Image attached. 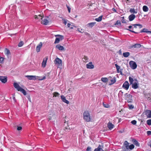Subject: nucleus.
Masks as SVG:
<instances>
[{"mask_svg":"<svg viewBox=\"0 0 151 151\" xmlns=\"http://www.w3.org/2000/svg\"><path fill=\"white\" fill-rule=\"evenodd\" d=\"M129 81L130 85H132V88L136 89L138 88V82L136 78L134 79L131 77H129Z\"/></svg>","mask_w":151,"mask_h":151,"instance_id":"nucleus-1","label":"nucleus"},{"mask_svg":"<svg viewBox=\"0 0 151 151\" xmlns=\"http://www.w3.org/2000/svg\"><path fill=\"white\" fill-rule=\"evenodd\" d=\"M83 119L85 121L87 122L91 121V117L90 114L88 111H84L83 113Z\"/></svg>","mask_w":151,"mask_h":151,"instance_id":"nucleus-2","label":"nucleus"},{"mask_svg":"<svg viewBox=\"0 0 151 151\" xmlns=\"http://www.w3.org/2000/svg\"><path fill=\"white\" fill-rule=\"evenodd\" d=\"M132 26H134V27H132V29H127L129 30L130 32L135 34H137L139 32L138 31H137V30L136 29L137 28V26H138L139 27V29H140L142 27V25L141 24H133Z\"/></svg>","mask_w":151,"mask_h":151,"instance_id":"nucleus-3","label":"nucleus"},{"mask_svg":"<svg viewBox=\"0 0 151 151\" xmlns=\"http://www.w3.org/2000/svg\"><path fill=\"white\" fill-rule=\"evenodd\" d=\"M14 87L17 89L18 91H19L22 92L24 95H27V93L22 88L19 84L16 83H14Z\"/></svg>","mask_w":151,"mask_h":151,"instance_id":"nucleus-4","label":"nucleus"},{"mask_svg":"<svg viewBox=\"0 0 151 151\" xmlns=\"http://www.w3.org/2000/svg\"><path fill=\"white\" fill-rule=\"evenodd\" d=\"M124 96L125 99L127 100L128 103H132V96L131 95L128 93H126L125 94Z\"/></svg>","mask_w":151,"mask_h":151,"instance_id":"nucleus-5","label":"nucleus"},{"mask_svg":"<svg viewBox=\"0 0 151 151\" xmlns=\"http://www.w3.org/2000/svg\"><path fill=\"white\" fill-rule=\"evenodd\" d=\"M56 38L54 42L55 44L58 43L60 41L64 39V36L63 35H55Z\"/></svg>","mask_w":151,"mask_h":151,"instance_id":"nucleus-6","label":"nucleus"},{"mask_svg":"<svg viewBox=\"0 0 151 151\" xmlns=\"http://www.w3.org/2000/svg\"><path fill=\"white\" fill-rule=\"evenodd\" d=\"M54 63L57 65L59 67V66H61L62 65V61L60 58H55L54 61Z\"/></svg>","mask_w":151,"mask_h":151,"instance_id":"nucleus-7","label":"nucleus"},{"mask_svg":"<svg viewBox=\"0 0 151 151\" xmlns=\"http://www.w3.org/2000/svg\"><path fill=\"white\" fill-rule=\"evenodd\" d=\"M129 64L131 68L133 69H135L137 68V65L134 61H130L129 62Z\"/></svg>","mask_w":151,"mask_h":151,"instance_id":"nucleus-8","label":"nucleus"},{"mask_svg":"<svg viewBox=\"0 0 151 151\" xmlns=\"http://www.w3.org/2000/svg\"><path fill=\"white\" fill-rule=\"evenodd\" d=\"M129 84L127 81H125L123 83L122 87L126 90H127L129 87Z\"/></svg>","mask_w":151,"mask_h":151,"instance_id":"nucleus-9","label":"nucleus"},{"mask_svg":"<svg viewBox=\"0 0 151 151\" xmlns=\"http://www.w3.org/2000/svg\"><path fill=\"white\" fill-rule=\"evenodd\" d=\"M0 81L3 83H5L7 81V77L5 76H0Z\"/></svg>","mask_w":151,"mask_h":151,"instance_id":"nucleus-10","label":"nucleus"},{"mask_svg":"<svg viewBox=\"0 0 151 151\" xmlns=\"http://www.w3.org/2000/svg\"><path fill=\"white\" fill-rule=\"evenodd\" d=\"M47 59V57H46L43 59L42 63V67L45 68V67Z\"/></svg>","mask_w":151,"mask_h":151,"instance_id":"nucleus-11","label":"nucleus"},{"mask_svg":"<svg viewBox=\"0 0 151 151\" xmlns=\"http://www.w3.org/2000/svg\"><path fill=\"white\" fill-rule=\"evenodd\" d=\"M86 68H87L92 69L94 68V66L92 64L91 62H90L86 64Z\"/></svg>","mask_w":151,"mask_h":151,"instance_id":"nucleus-12","label":"nucleus"},{"mask_svg":"<svg viewBox=\"0 0 151 151\" xmlns=\"http://www.w3.org/2000/svg\"><path fill=\"white\" fill-rule=\"evenodd\" d=\"M25 77L27 78L29 80H35L36 79V76H26Z\"/></svg>","mask_w":151,"mask_h":151,"instance_id":"nucleus-13","label":"nucleus"},{"mask_svg":"<svg viewBox=\"0 0 151 151\" xmlns=\"http://www.w3.org/2000/svg\"><path fill=\"white\" fill-rule=\"evenodd\" d=\"M42 45V42H40L38 45L37 46L36 50V51L38 52L40 51V50Z\"/></svg>","mask_w":151,"mask_h":151,"instance_id":"nucleus-14","label":"nucleus"},{"mask_svg":"<svg viewBox=\"0 0 151 151\" xmlns=\"http://www.w3.org/2000/svg\"><path fill=\"white\" fill-rule=\"evenodd\" d=\"M111 79L110 81H111V83L110 84V85H111L112 84H113L116 81V78L115 77H113L112 78V77L111 76H109L108 78V79Z\"/></svg>","mask_w":151,"mask_h":151,"instance_id":"nucleus-15","label":"nucleus"},{"mask_svg":"<svg viewBox=\"0 0 151 151\" xmlns=\"http://www.w3.org/2000/svg\"><path fill=\"white\" fill-rule=\"evenodd\" d=\"M115 66L117 72L118 73H120L121 74L123 75L122 69H121L120 70H119V69H120V66L118 65L117 64H115Z\"/></svg>","mask_w":151,"mask_h":151,"instance_id":"nucleus-16","label":"nucleus"},{"mask_svg":"<svg viewBox=\"0 0 151 151\" xmlns=\"http://www.w3.org/2000/svg\"><path fill=\"white\" fill-rule=\"evenodd\" d=\"M61 98L62 101L66 103L67 104H69V101L66 99L65 97L63 95L61 96Z\"/></svg>","mask_w":151,"mask_h":151,"instance_id":"nucleus-17","label":"nucleus"},{"mask_svg":"<svg viewBox=\"0 0 151 151\" xmlns=\"http://www.w3.org/2000/svg\"><path fill=\"white\" fill-rule=\"evenodd\" d=\"M145 114L148 118H151V111L150 110H147L145 112Z\"/></svg>","mask_w":151,"mask_h":151,"instance_id":"nucleus-18","label":"nucleus"},{"mask_svg":"<svg viewBox=\"0 0 151 151\" xmlns=\"http://www.w3.org/2000/svg\"><path fill=\"white\" fill-rule=\"evenodd\" d=\"M141 47V45L140 44H135L133 45H132L131 46H130L129 48H133V47L139 48Z\"/></svg>","mask_w":151,"mask_h":151,"instance_id":"nucleus-19","label":"nucleus"},{"mask_svg":"<svg viewBox=\"0 0 151 151\" xmlns=\"http://www.w3.org/2000/svg\"><path fill=\"white\" fill-rule=\"evenodd\" d=\"M43 17L44 16L43 15H41V14H39L38 15H35L34 16V18L36 19H40V20L42 19Z\"/></svg>","mask_w":151,"mask_h":151,"instance_id":"nucleus-20","label":"nucleus"},{"mask_svg":"<svg viewBox=\"0 0 151 151\" xmlns=\"http://www.w3.org/2000/svg\"><path fill=\"white\" fill-rule=\"evenodd\" d=\"M135 15L133 14H132L129 17V21H131L133 20L135 18Z\"/></svg>","mask_w":151,"mask_h":151,"instance_id":"nucleus-21","label":"nucleus"},{"mask_svg":"<svg viewBox=\"0 0 151 151\" xmlns=\"http://www.w3.org/2000/svg\"><path fill=\"white\" fill-rule=\"evenodd\" d=\"M56 47L60 50H64V47L63 46L60 45V44L57 45L56 46Z\"/></svg>","mask_w":151,"mask_h":151,"instance_id":"nucleus-22","label":"nucleus"},{"mask_svg":"<svg viewBox=\"0 0 151 151\" xmlns=\"http://www.w3.org/2000/svg\"><path fill=\"white\" fill-rule=\"evenodd\" d=\"M114 127V125L111 123L109 122L108 123L107 125V127L109 128V129L111 130Z\"/></svg>","mask_w":151,"mask_h":151,"instance_id":"nucleus-23","label":"nucleus"},{"mask_svg":"<svg viewBox=\"0 0 151 151\" xmlns=\"http://www.w3.org/2000/svg\"><path fill=\"white\" fill-rule=\"evenodd\" d=\"M141 33L142 32H146L151 33V31H148V29L146 28H144L142 29L141 30L140 32Z\"/></svg>","mask_w":151,"mask_h":151,"instance_id":"nucleus-24","label":"nucleus"},{"mask_svg":"<svg viewBox=\"0 0 151 151\" xmlns=\"http://www.w3.org/2000/svg\"><path fill=\"white\" fill-rule=\"evenodd\" d=\"M49 21L46 19H44L42 21V24L45 25H47L49 23Z\"/></svg>","mask_w":151,"mask_h":151,"instance_id":"nucleus-25","label":"nucleus"},{"mask_svg":"<svg viewBox=\"0 0 151 151\" xmlns=\"http://www.w3.org/2000/svg\"><path fill=\"white\" fill-rule=\"evenodd\" d=\"M96 24V22H92L88 23L87 24V26L88 27H92L94 26Z\"/></svg>","mask_w":151,"mask_h":151,"instance_id":"nucleus-26","label":"nucleus"},{"mask_svg":"<svg viewBox=\"0 0 151 151\" xmlns=\"http://www.w3.org/2000/svg\"><path fill=\"white\" fill-rule=\"evenodd\" d=\"M132 142L136 146H139V143L135 139H132Z\"/></svg>","mask_w":151,"mask_h":151,"instance_id":"nucleus-27","label":"nucleus"},{"mask_svg":"<svg viewBox=\"0 0 151 151\" xmlns=\"http://www.w3.org/2000/svg\"><path fill=\"white\" fill-rule=\"evenodd\" d=\"M101 80L104 83H107L108 81V78L106 77L102 78Z\"/></svg>","mask_w":151,"mask_h":151,"instance_id":"nucleus-28","label":"nucleus"},{"mask_svg":"<svg viewBox=\"0 0 151 151\" xmlns=\"http://www.w3.org/2000/svg\"><path fill=\"white\" fill-rule=\"evenodd\" d=\"M123 55L124 57L127 58L130 55V53L129 52H124L123 53Z\"/></svg>","mask_w":151,"mask_h":151,"instance_id":"nucleus-29","label":"nucleus"},{"mask_svg":"<svg viewBox=\"0 0 151 151\" xmlns=\"http://www.w3.org/2000/svg\"><path fill=\"white\" fill-rule=\"evenodd\" d=\"M143 11L145 12H147L148 10V7L146 6H144L142 8Z\"/></svg>","mask_w":151,"mask_h":151,"instance_id":"nucleus-30","label":"nucleus"},{"mask_svg":"<svg viewBox=\"0 0 151 151\" xmlns=\"http://www.w3.org/2000/svg\"><path fill=\"white\" fill-rule=\"evenodd\" d=\"M102 16H101L99 17L98 18H96L95 20L97 22H100L102 20Z\"/></svg>","mask_w":151,"mask_h":151,"instance_id":"nucleus-31","label":"nucleus"},{"mask_svg":"<svg viewBox=\"0 0 151 151\" xmlns=\"http://www.w3.org/2000/svg\"><path fill=\"white\" fill-rule=\"evenodd\" d=\"M121 18L122 19L121 21L122 23H127V21L125 19L124 17H121Z\"/></svg>","mask_w":151,"mask_h":151,"instance_id":"nucleus-32","label":"nucleus"},{"mask_svg":"<svg viewBox=\"0 0 151 151\" xmlns=\"http://www.w3.org/2000/svg\"><path fill=\"white\" fill-rule=\"evenodd\" d=\"M83 61L84 62L86 63L88 62V57L86 56H84L83 58Z\"/></svg>","mask_w":151,"mask_h":151,"instance_id":"nucleus-33","label":"nucleus"},{"mask_svg":"<svg viewBox=\"0 0 151 151\" xmlns=\"http://www.w3.org/2000/svg\"><path fill=\"white\" fill-rule=\"evenodd\" d=\"M129 12L131 13H133L134 14H136L137 13V11H136L134 8H131L130 9Z\"/></svg>","mask_w":151,"mask_h":151,"instance_id":"nucleus-34","label":"nucleus"},{"mask_svg":"<svg viewBox=\"0 0 151 151\" xmlns=\"http://www.w3.org/2000/svg\"><path fill=\"white\" fill-rule=\"evenodd\" d=\"M101 149V146L99 145L97 148H95L94 149V151H100Z\"/></svg>","mask_w":151,"mask_h":151,"instance_id":"nucleus-35","label":"nucleus"},{"mask_svg":"<svg viewBox=\"0 0 151 151\" xmlns=\"http://www.w3.org/2000/svg\"><path fill=\"white\" fill-rule=\"evenodd\" d=\"M52 94L53 95V97H56L57 96H58L60 95V94L57 92H55L53 93Z\"/></svg>","mask_w":151,"mask_h":151,"instance_id":"nucleus-36","label":"nucleus"},{"mask_svg":"<svg viewBox=\"0 0 151 151\" xmlns=\"http://www.w3.org/2000/svg\"><path fill=\"white\" fill-rule=\"evenodd\" d=\"M5 51H6L5 54L9 55L10 54V52L9 50L7 48H5Z\"/></svg>","mask_w":151,"mask_h":151,"instance_id":"nucleus-37","label":"nucleus"},{"mask_svg":"<svg viewBox=\"0 0 151 151\" xmlns=\"http://www.w3.org/2000/svg\"><path fill=\"white\" fill-rule=\"evenodd\" d=\"M64 130L66 132H69L70 129L68 126L66 127L64 129Z\"/></svg>","mask_w":151,"mask_h":151,"instance_id":"nucleus-38","label":"nucleus"},{"mask_svg":"<svg viewBox=\"0 0 151 151\" xmlns=\"http://www.w3.org/2000/svg\"><path fill=\"white\" fill-rule=\"evenodd\" d=\"M24 43L22 41H20L18 44V46L19 47H21L23 46Z\"/></svg>","mask_w":151,"mask_h":151,"instance_id":"nucleus-39","label":"nucleus"},{"mask_svg":"<svg viewBox=\"0 0 151 151\" xmlns=\"http://www.w3.org/2000/svg\"><path fill=\"white\" fill-rule=\"evenodd\" d=\"M147 123L149 125H151V119H148L147 121Z\"/></svg>","mask_w":151,"mask_h":151,"instance_id":"nucleus-40","label":"nucleus"},{"mask_svg":"<svg viewBox=\"0 0 151 151\" xmlns=\"http://www.w3.org/2000/svg\"><path fill=\"white\" fill-rule=\"evenodd\" d=\"M4 58L2 57H1L0 56V63H2L3 62V61L4 60Z\"/></svg>","mask_w":151,"mask_h":151,"instance_id":"nucleus-41","label":"nucleus"},{"mask_svg":"<svg viewBox=\"0 0 151 151\" xmlns=\"http://www.w3.org/2000/svg\"><path fill=\"white\" fill-rule=\"evenodd\" d=\"M103 106L104 107L106 108H109L110 107V106L109 104H105L104 103H103Z\"/></svg>","mask_w":151,"mask_h":151,"instance_id":"nucleus-42","label":"nucleus"},{"mask_svg":"<svg viewBox=\"0 0 151 151\" xmlns=\"http://www.w3.org/2000/svg\"><path fill=\"white\" fill-rule=\"evenodd\" d=\"M134 146L133 144H131L129 146V148L131 150L133 149L134 148Z\"/></svg>","mask_w":151,"mask_h":151,"instance_id":"nucleus-43","label":"nucleus"},{"mask_svg":"<svg viewBox=\"0 0 151 151\" xmlns=\"http://www.w3.org/2000/svg\"><path fill=\"white\" fill-rule=\"evenodd\" d=\"M62 20L63 22V23L65 25L66 24H67V21H68V20L66 19H62Z\"/></svg>","mask_w":151,"mask_h":151,"instance_id":"nucleus-44","label":"nucleus"},{"mask_svg":"<svg viewBox=\"0 0 151 151\" xmlns=\"http://www.w3.org/2000/svg\"><path fill=\"white\" fill-rule=\"evenodd\" d=\"M121 22L120 20H117L116 22V23L115 24V25H121Z\"/></svg>","mask_w":151,"mask_h":151,"instance_id":"nucleus-45","label":"nucleus"},{"mask_svg":"<svg viewBox=\"0 0 151 151\" xmlns=\"http://www.w3.org/2000/svg\"><path fill=\"white\" fill-rule=\"evenodd\" d=\"M129 108V109H133L134 106H133L131 104L128 105Z\"/></svg>","mask_w":151,"mask_h":151,"instance_id":"nucleus-46","label":"nucleus"},{"mask_svg":"<svg viewBox=\"0 0 151 151\" xmlns=\"http://www.w3.org/2000/svg\"><path fill=\"white\" fill-rule=\"evenodd\" d=\"M131 122L132 124L135 125L136 124L137 122L135 120H133Z\"/></svg>","mask_w":151,"mask_h":151,"instance_id":"nucleus-47","label":"nucleus"},{"mask_svg":"<svg viewBox=\"0 0 151 151\" xmlns=\"http://www.w3.org/2000/svg\"><path fill=\"white\" fill-rule=\"evenodd\" d=\"M124 144L126 147H127L128 146L129 143L127 141H125L124 142Z\"/></svg>","mask_w":151,"mask_h":151,"instance_id":"nucleus-48","label":"nucleus"},{"mask_svg":"<svg viewBox=\"0 0 151 151\" xmlns=\"http://www.w3.org/2000/svg\"><path fill=\"white\" fill-rule=\"evenodd\" d=\"M66 5L67 7V8L68 9V10L69 13H70V12L71 8L67 5Z\"/></svg>","mask_w":151,"mask_h":151,"instance_id":"nucleus-49","label":"nucleus"},{"mask_svg":"<svg viewBox=\"0 0 151 151\" xmlns=\"http://www.w3.org/2000/svg\"><path fill=\"white\" fill-rule=\"evenodd\" d=\"M91 147H88L87 148V149H86V151H91Z\"/></svg>","mask_w":151,"mask_h":151,"instance_id":"nucleus-50","label":"nucleus"},{"mask_svg":"<svg viewBox=\"0 0 151 151\" xmlns=\"http://www.w3.org/2000/svg\"><path fill=\"white\" fill-rule=\"evenodd\" d=\"M17 129L18 131L22 129V127L21 126L18 127H17Z\"/></svg>","mask_w":151,"mask_h":151,"instance_id":"nucleus-51","label":"nucleus"},{"mask_svg":"<svg viewBox=\"0 0 151 151\" xmlns=\"http://www.w3.org/2000/svg\"><path fill=\"white\" fill-rule=\"evenodd\" d=\"M147 135H149L151 134V131H147Z\"/></svg>","mask_w":151,"mask_h":151,"instance_id":"nucleus-52","label":"nucleus"},{"mask_svg":"<svg viewBox=\"0 0 151 151\" xmlns=\"http://www.w3.org/2000/svg\"><path fill=\"white\" fill-rule=\"evenodd\" d=\"M71 26V27H70V29H73L74 27H76L74 25H72Z\"/></svg>","mask_w":151,"mask_h":151,"instance_id":"nucleus-53","label":"nucleus"},{"mask_svg":"<svg viewBox=\"0 0 151 151\" xmlns=\"http://www.w3.org/2000/svg\"><path fill=\"white\" fill-rule=\"evenodd\" d=\"M112 10L114 12H116V10L114 8H113Z\"/></svg>","mask_w":151,"mask_h":151,"instance_id":"nucleus-54","label":"nucleus"},{"mask_svg":"<svg viewBox=\"0 0 151 151\" xmlns=\"http://www.w3.org/2000/svg\"><path fill=\"white\" fill-rule=\"evenodd\" d=\"M71 24L70 23H68L67 24V26L68 27H70Z\"/></svg>","mask_w":151,"mask_h":151,"instance_id":"nucleus-55","label":"nucleus"},{"mask_svg":"<svg viewBox=\"0 0 151 151\" xmlns=\"http://www.w3.org/2000/svg\"><path fill=\"white\" fill-rule=\"evenodd\" d=\"M128 27H129V28L130 29H132V26L131 25L129 26Z\"/></svg>","mask_w":151,"mask_h":151,"instance_id":"nucleus-56","label":"nucleus"},{"mask_svg":"<svg viewBox=\"0 0 151 151\" xmlns=\"http://www.w3.org/2000/svg\"><path fill=\"white\" fill-rule=\"evenodd\" d=\"M52 118L51 117H49L48 118V119H49V120H50Z\"/></svg>","mask_w":151,"mask_h":151,"instance_id":"nucleus-57","label":"nucleus"},{"mask_svg":"<svg viewBox=\"0 0 151 151\" xmlns=\"http://www.w3.org/2000/svg\"><path fill=\"white\" fill-rule=\"evenodd\" d=\"M78 29V31L79 32H81V33H83V32H82L81 31H80V30H79V29Z\"/></svg>","mask_w":151,"mask_h":151,"instance_id":"nucleus-58","label":"nucleus"},{"mask_svg":"<svg viewBox=\"0 0 151 151\" xmlns=\"http://www.w3.org/2000/svg\"><path fill=\"white\" fill-rule=\"evenodd\" d=\"M13 99H15V97H13Z\"/></svg>","mask_w":151,"mask_h":151,"instance_id":"nucleus-59","label":"nucleus"},{"mask_svg":"<svg viewBox=\"0 0 151 151\" xmlns=\"http://www.w3.org/2000/svg\"><path fill=\"white\" fill-rule=\"evenodd\" d=\"M129 0H127L126 2L127 3V1H128Z\"/></svg>","mask_w":151,"mask_h":151,"instance_id":"nucleus-60","label":"nucleus"},{"mask_svg":"<svg viewBox=\"0 0 151 151\" xmlns=\"http://www.w3.org/2000/svg\"><path fill=\"white\" fill-rule=\"evenodd\" d=\"M150 146L151 147V144L150 145Z\"/></svg>","mask_w":151,"mask_h":151,"instance_id":"nucleus-61","label":"nucleus"},{"mask_svg":"<svg viewBox=\"0 0 151 151\" xmlns=\"http://www.w3.org/2000/svg\"><path fill=\"white\" fill-rule=\"evenodd\" d=\"M45 78H43V79H45Z\"/></svg>","mask_w":151,"mask_h":151,"instance_id":"nucleus-62","label":"nucleus"},{"mask_svg":"<svg viewBox=\"0 0 151 151\" xmlns=\"http://www.w3.org/2000/svg\"><path fill=\"white\" fill-rule=\"evenodd\" d=\"M45 78H43V79H45Z\"/></svg>","mask_w":151,"mask_h":151,"instance_id":"nucleus-63","label":"nucleus"},{"mask_svg":"<svg viewBox=\"0 0 151 151\" xmlns=\"http://www.w3.org/2000/svg\"><path fill=\"white\" fill-rule=\"evenodd\" d=\"M102 151H104V150H102Z\"/></svg>","mask_w":151,"mask_h":151,"instance_id":"nucleus-64","label":"nucleus"}]
</instances>
